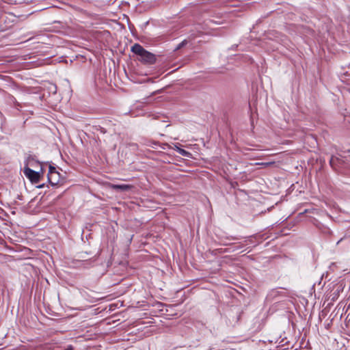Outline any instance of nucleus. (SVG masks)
Masks as SVG:
<instances>
[{
	"label": "nucleus",
	"mask_w": 350,
	"mask_h": 350,
	"mask_svg": "<svg viewBox=\"0 0 350 350\" xmlns=\"http://www.w3.org/2000/svg\"><path fill=\"white\" fill-rule=\"evenodd\" d=\"M131 51L139 56V60L144 64H153L156 62L157 58L154 54L146 51L139 44H135L131 47Z\"/></svg>",
	"instance_id": "nucleus-1"
},
{
	"label": "nucleus",
	"mask_w": 350,
	"mask_h": 350,
	"mask_svg": "<svg viewBox=\"0 0 350 350\" xmlns=\"http://www.w3.org/2000/svg\"><path fill=\"white\" fill-rule=\"evenodd\" d=\"M47 91L49 94V99L45 97V103L47 105L53 107L55 103L59 100V97L57 95V85L53 82L45 81V92Z\"/></svg>",
	"instance_id": "nucleus-2"
},
{
	"label": "nucleus",
	"mask_w": 350,
	"mask_h": 350,
	"mask_svg": "<svg viewBox=\"0 0 350 350\" xmlns=\"http://www.w3.org/2000/svg\"><path fill=\"white\" fill-rule=\"evenodd\" d=\"M47 178L49 183L51 186H55L58 185L60 181V174L56 170L55 167L50 165Z\"/></svg>",
	"instance_id": "nucleus-3"
},
{
	"label": "nucleus",
	"mask_w": 350,
	"mask_h": 350,
	"mask_svg": "<svg viewBox=\"0 0 350 350\" xmlns=\"http://www.w3.org/2000/svg\"><path fill=\"white\" fill-rule=\"evenodd\" d=\"M57 55V48L45 46V65L57 62V58L54 59Z\"/></svg>",
	"instance_id": "nucleus-4"
},
{
	"label": "nucleus",
	"mask_w": 350,
	"mask_h": 350,
	"mask_svg": "<svg viewBox=\"0 0 350 350\" xmlns=\"http://www.w3.org/2000/svg\"><path fill=\"white\" fill-rule=\"evenodd\" d=\"M24 174L31 180V183H38L40 179V174L28 167L23 170Z\"/></svg>",
	"instance_id": "nucleus-5"
},
{
	"label": "nucleus",
	"mask_w": 350,
	"mask_h": 350,
	"mask_svg": "<svg viewBox=\"0 0 350 350\" xmlns=\"http://www.w3.org/2000/svg\"><path fill=\"white\" fill-rule=\"evenodd\" d=\"M133 187V186L131 185H126V184H121V185L112 184V185H111V188L117 191H127L131 190Z\"/></svg>",
	"instance_id": "nucleus-6"
},
{
	"label": "nucleus",
	"mask_w": 350,
	"mask_h": 350,
	"mask_svg": "<svg viewBox=\"0 0 350 350\" xmlns=\"http://www.w3.org/2000/svg\"><path fill=\"white\" fill-rule=\"evenodd\" d=\"M177 152H178L180 155L184 157H189L191 155V154L189 152L183 148H178Z\"/></svg>",
	"instance_id": "nucleus-7"
},
{
	"label": "nucleus",
	"mask_w": 350,
	"mask_h": 350,
	"mask_svg": "<svg viewBox=\"0 0 350 350\" xmlns=\"http://www.w3.org/2000/svg\"><path fill=\"white\" fill-rule=\"evenodd\" d=\"M187 42L186 40H183V42H181L178 46L176 48L175 50H178L180 49H181L182 47L185 46L186 44H187Z\"/></svg>",
	"instance_id": "nucleus-8"
},
{
	"label": "nucleus",
	"mask_w": 350,
	"mask_h": 350,
	"mask_svg": "<svg viewBox=\"0 0 350 350\" xmlns=\"http://www.w3.org/2000/svg\"><path fill=\"white\" fill-rule=\"evenodd\" d=\"M337 161H338V158L332 157V158L330 159V161H329L330 165L333 167L336 164V162Z\"/></svg>",
	"instance_id": "nucleus-9"
},
{
	"label": "nucleus",
	"mask_w": 350,
	"mask_h": 350,
	"mask_svg": "<svg viewBox=\"0 0 350 350\" xmlns=\"http://www.w3.org/2000/svg\"><path fill=\"white\" fill-rule=\"evenodd\" d=\"M273 163H274V162H267V163H261L260 164L262 165H264V166H269L271 165H273Z\"/></svg>",
	"instance_id": "nucleus-10"
},
{
	"label": "nucleus",
	"mask_w": 350,
	"mask_h": 350,
	"mask_svg": "<svg viewBox=\"0 0 350 350\" xmlns=\"http://www.w3.org/2000/svg\"><path fill=\"white\" fill-rule=\"evenodd\" d=\"M65 350H74V347L72 345H68Z\"/></svg>",
	"instance_id": "nucleus-11"
},
{
	"label": "nucleus",
	"mask_w": 350,
	"mask_h": 350,
	"mask_svg": "<svg viewBox=\"0 0 350 350\" xmlns=\"http://www.w3.org/2000/svg\"><path fill=\"white\" fill-rule=\"evenodd\" d=\"M100 132L103 133H106V130L103 128V127H100Z\"/></svg>",
	"instance_id": "nucleus-12"
},
{
	"label": "nucleus",
	"mask_w": 350,
	"mask_h": 350,
	"mask_svg": "<svg viewBox=\"0 0 350 350\" xmlns=\"http://www.w3.org/2000/svg\"><path fill=\"white\" fill-rule=\"evenodd\" d=\"M47 38L49 39H51L53 38V36L51 35H48V34H45V38Z\"/></svg>",
	"instance_id": "nucleus-13"
},
{
	"label": "nucleus",
	"mask_w": 350,
	"mask_h": 350,
	"mask_svg": "<svg viewBox=\"0 0 350 350\" xmlns=\"http://www.w3.org/2000/svg\"><path fill=\"white\" fill-rule=\"evenodd\" d=\"M178 148H180L178 147L177 145H175L174 150H176L177 151Z\"/></svg>",
	"instance_id": "nucleus-14"
},
{
	"label": "nucleus",
	"mask_w": 350,
	"mask_h": 350,
	"mask_svg": "<svg viewBox=\"0 0 350 350\" xmlns=\"http://www.w3.org/2000/svg\"><path fill=\"white\" fill-rule=\"evenodd\" d=\"M44 187V184L40 185L39 186V187Z\"/></svg>",
	"instance_id": "nucleus-15"
},
{
	"label": "nucleus",
	"mask_w": 350,
	"mask_h": 350,
	"mask_svg": "<svg viewBox=\"0 0 350 350\" xmlns=\"http://www.w3.org/2000/svg\"><path fill=\"white\" fill-rule=\"evenodd\" d=\"M153 144H154V145H156V144H157V142H153Z\"/></svg>",
	"instance_id": "nucleus-16"
}]
</instances>
